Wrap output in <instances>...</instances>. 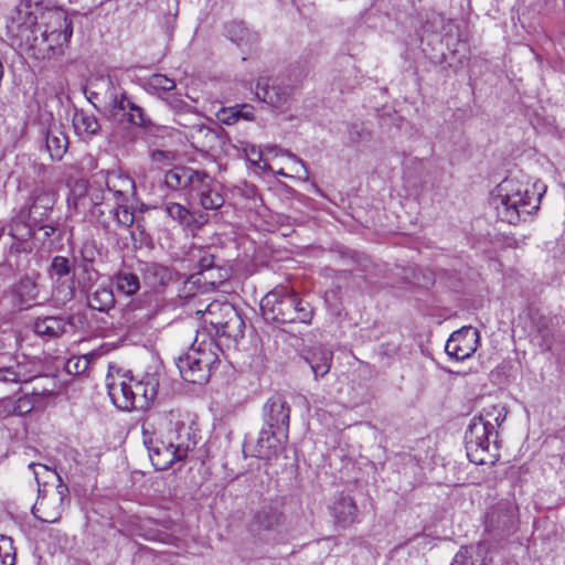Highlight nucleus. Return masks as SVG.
Wrapping results in <instances>:
<instances>
[{
  "label": "nucleus",
  "mask_w": 565,
  "mask_h": 565,
  "mask_svg": "<svg viewBox=\"0 0 565 565\" xmlns=\"http://www.w3.org/2000/svg\"><path fill=\"white\" fill-rule=\"evenodd\" d=\"M205 171L190 167H174L164 174V183L172 190H190L192 193Z\"/></svg>",
  "instance_id": "obj_19"
},
{
  "label": "nucleus",
  "mask_w": 565,
  "mask_h": 565,
  "mask_svg": "<svg viewBox=\"0 0 565 565\" xmlns=\"http://www.w3.org/2000/svg\"><path fill=\"white\" fill-rule=\"evenodd\" d=\"M148 86L154 90L168 93L175 88V82L163 74H153L148 78Z\"/></svg>",
  "instance_id": "obj_43"
},
{
  "label": "nucleus",
  "mask_w": 565,
  "mask_h": 565,
  "mask_svg": "<svg viewBox=\"0 0 565 565\" xmlns=\"http://www.w3.org/2000/svg\"><path fill=\"white\" fill-rule=\"evenodd\" d=\"M50 212L46 210H42L39 206H35L34 203H31L25 212V216L31 221L34 225H39L41 222L47 221Z\"/></svg>",
  "instance_id": "obj_49"
},
{
  "label": "nucleus",
  "mask_w": 565,
  "mask_h": 565,
  "mask_svg": "<svg viewBox=\"0 0 565 565\" xmlns=\"http://www.w3.org/2000/svg\"><path fill=\"white\" fill-rule=\"evenodd\" d=\"M141 273L146 282L153 288L168 285L174 276L172 269L158 263H145Z\"/></svg>",
  "instance_id": "obj_29"
},
{
  "label": "nucleus",
  "mask_w": 565,
  "mask_h": 565,
  "mask_svg": "<svg viewBox=\"0 0 565 565\" xmlns=\"http://www.w3.org/2000/svg\"><path fill=\"white\" fill-rule=\"evenodd\" d=\"M284 521V513L278 508L265 505L255 513L252 529L260 540L271 541L276 540Z\"/></svg>",
  "instance_id": "obj_14"
},
{
  "label": "nucleus",
  "mask_w": 565,
  "mask_h": 565,
  "mask_svg": "<svg viewBox=\"0 0 565 565\" xmlns=\"http://www.w3.org/2000/svg\"><path fill=\"white\" fill-rule=\"evenodd\" d=\"M278 174L284 175V177H287V174H286V173H284L281 170H280V171H278Z\"/></svg>",
  "instance_id": "obj_60"
},
{
  "label": "nucleus",
  "mask_w": 565,
  "mask_h": 565,
  "mask_svg": "<svg viewBox=\"0 0 565 565\" xmlns=\"http://www.w3.org/2000/svg\"><path fill=\"white\" fill-rule=\"evenodd\" d=\"M73 317L46 316L39 317L32 324L34 333L45 340H53L67 332V328L74 327Z\"/></svg>",
  "instance_id": "obj_18"
},
{
  "label": "nucleus",
  "mask_w": 565,
  "mask_h": 565,
  "mask_svg": "<svg viewBox=\"0 0 565 565\" xmlns=\"http://www.w3.org/2000/svg\"><path fill=\"white\" fill-rule=\"evenodd\" d=\"M29 382L33 383L31 396L34 398V402H40L43 397H50L57 391V381L52 375H32Z\"/></svg>",
  "instance_id": "obj_31"
},
{
  "label": "nucleus",
  "mask_w": 565,
  "mask_h": 565,
  "mask_svg": "<svg viewBox=\"0 0 565 565\" xmlns=\"http://www.w3.org/2000/svg\"><path fill=\"white\" fill-rule=\"evenodd\" d=\"M479 342L480 335L476 328L462 327L447 340L445 351L451 359L463 361L477 351Z\"/></svg>",
  "instance_id": "obj_10"
},
{
  "label": "nucleus",
  "mask_w": 565,
  "mask_h": 565,
  "mask_svg": "<svg viewBox=\"0 0 565 565\" xmlns=\"http://www.w3.org/2000/svg\"><path fill=\"white\" fill-rule=\"evenodd\" d=\"M15 291L23 302L35 300L38 297V288L35 282L29 278H22L17 285Z\"/></svg>",
  "instance_id": "obj_41"
},
{
  "label": "nucleus",
  "mask_w": 565,
  "mask_h": 565,
  "mask_svg": "<svg viewBox=\"0 0 565 565\" xmlns=\"http://www.w3.org/2000/svg\"><path fill=\"white\" fill-rule=\"evenodd\" d=\"M192 146L201 152H212L225 143V131L221 127L211 128L203 124L194 125L191 132Z\"/></svg>",
  "instance_id": "obj_17"
},
{
  "label": "nucleus",
  "mask_w": 565,
  "mask_h": 565,
  "mask_svg": "<svg viewBox=\"0 0 565 565\" xmlns=\"http://www.w3.org/2000/svg\"><path fill=\"white\" fill-rule=\"evenodd\" d=\"M132 390L134 395L130 401H134V409H146L157 396L158 382L150 376L141 381L132 379Z\"/></svg>",
  "instance_id": "obj_23"
},
{
  "label": "nucleus",
  "mask_w": 565,
  "mask_h": 565,
  "mask_svg": "<svg viewBox=\"0 0 565 565\" xmlns=\"http://www.w3.org/2000/svg\"><path fill=\"white\" fill-rule=\"evenodd\" d=\"M15 564V548L11 537L0 534V565Z\"/></svg>",
  "instance_id": "obj_40"
},
{
  "label": "nucleus",
  "mask_w": 565,
  "mask_h": 565,
  "mask_svg": "<svg viewBox=\"0 0 565 565\" xmlns=\"http://www.w3.org/2000/svg\"><path fill=\"white\" fill-rule=\"evenodd\" d=\"M257 156H258V162H256V163H257V166H258L259 168H263L264 170H268V169H270L269 164H268L266 161H264V160L262 159V153H257Z\"/></svg>",
  "instance_id": "obj_56"
},
{
  "label": "nucleus",
  "mask_w": 565,
  "mask_h": 565,
  "mask_svg": "<svg viewBox=\"0 0 565 565\" xmlns=\"http://www.w3.org/2000/svg\"><path fill=\"white\" fill-rule=\"evenodd\" d=\"M73 126L79 135L94 136L100 129V125L94 115L84 111L76 113L73 118Z\"/></svg>",
  "instance_id": "obj_34"
},
{
  "label": "nucleus",
  "mask_w": 565,
  "mask_h": 565,
  "mask_svg": "<svg viewBox=\"0 0 565 565\" xmlns=\"http://www.w3.org/2000/svg\"><path fill=\"white\" fill-rule=\"evenodd\" d=\"M507 411L501 405H490L483 407L479 415L475 416L471 422H480L484 424V428L491 431H498V428L505 420Z\"/></svg>",
  "instance_id": "obj_30"
},
{
  "label": "nucleus",
  "mask_w": 565,
  "mask_h": 565,
  "mask_svg": "<svg viewBox=\"0 0 565 565\" xmlns=\"http://www.w3.org/2000/svg\"><path fill=\"white\" fill-rule=\"evenodd\" d=\"M198 313L202 310H198ZM204 327L198 332L209 333V338L234 340L244 337L245 323L236 310L230 302L212 301L203 311Z\"/></svg>",
  "instance_id": "obj_7"
},
{
  "label": "nucleus",
  "mask_w": 565,
  "mask_h": 565,
  "mask_svg": "<svg viewBox=\"0 0 565 565\" xmlns=\"http://www.w3.org/2000/svg\"><path fill=\"white\" fill-rule=\"evenodd\" d=\"M51 273L57 278L67 276L71 273L70 260L63 256H55L51 263Z\"/></svg>",
  "instance_id": "obj_45"
},
{
  "label": "nucleus",
  "mask_w": 565,
  "mask_h": 565,
  "mask_svg": "<svg viewBox=\"0 0 565 565\" xmlns=\"http://www.w3.org/2000/svg\"><path fill=\"white\" fill-rule=\"evenodd\" d=\"M32 379L26 364L14 361L10 365L0 366V383H28Z\"/></svg>",
  "instance_id": "obj_32"
},
{
  "label": "nucleus",
  "mask_w": 565,
  "mask_h": 565,
  "mask_svg": "<svg viewBox=\"0 0 565 565\" xmlns=\"http://www.w3.org/2000/svg\"><path fill=\"white\" fill-rule=\"evenodd\" d=\"M281 431L264 426L255 441H245L244 452L264 460L276 458L281 449Z\"/></svg>",
  "instance_id": "obj_12"
},
{
  "label": "nucleus",
  "mask_w": 565,
  "mask_h": 565,
  "mask_svg": "<svg viewBox=\"0 0 565 565\" xmlns=\"http://www.w3.org/2000/svg\"><path fill=\"white\" fill-rule=\"evenodd\" d=\"M89 359L87 355L71 358L66 363V370L71 374H82L89 366Z\"/></svg>",
  "instance_id": "obj_46"
},
{
  "label": "nucleus",
  "mask_w": 565,
  "mask_h": 565,
  "mask_svg": "<svg viewBox=\"0 0 565 565\" xmlns=\"http://www.w3.org/2000/svg\"><path fill=\"white\" fill-rule=\"evenodd\" d=\"M34 467H35V463H33V462L29 465L30 469H34Z\"/></svg>",
  "instance_id": "obj_59"
},
{
  "label": "nucleus",
  "mask_w": 565,
  "mask_h": 565,
  "mask_svg": "<svg viewBox=\"0 0 565 565\" xmlns=\"http://www.w3.org/2000/svg\"><path fill=\"white\" fill-rule=\"evenodd\" d=\"M220 279H221V280L225 279V276H224V275H222V274H220Z\"/></svg>",
  "instance_id": "obj_61"
},
{
  "label": "nucleus",
  "mask_w": 565,
  "mask_h": 565,
  "mask_svg": "<svg viewBox=\"0 0 565 565\" xmlns=\"http://www.w3.org/2000/svg\"><path fill=\"white\" fill-rule=\"evenodd\" d=\"M227 35L242 50H252L258 42V35L244 22L234 21L226 26Z\"/></svg>",
  "instance_id": "obj_28"
},
{
  "label": "nucleus",
  "mask_w": 565,
  "mask_h": 565,
  "mask_svg": "<svg viewBox=\"0 0 565 565\" xmlns=\"http://www.w3.org/2000/svg\"><path fill=\"white\" fill-rule=\"evenodd\" d=\"M333 353L324 347H315L308 350L303 356L311 367L316 380L323 377L330 371Z\"/></svg>",
  "instance_id": "obj_24"
},
{
  "label": "nucleus",
  "mask_w": 565,
  "mask_h": 565,
  "mask_svg": "<svg viewBox=\"0 0 565 565\" xmlns=\"http://www.w3.org/2000/svg\"><path fill=\"white\" fill-rule=\"evenodd\" d=\"M486 531L493 536L509 534L515 525V505L511 502H499L486 514Z\"/></svg>",
  "instance_id": "obj_13"
},
{
  "label": "nucleus",
  "mask_w": 565,
  "mask_h": 565,
  "mask_svg": "<svg viewBox=\"0 0 565 565\" xmlns=\"http://www.w3.org/2000/svg\"><path fill=\"white\" fill-rule=\"evenodd\" d=\"M192 193L198 199L200 206L206 211L218 210L225 202L221 185L206 172L202 174Z\"/></svg>",
  "instance_id": "obj_16"
},
{
  "label": "nucleus",
  "mask_w": 565,
  "mask_h": 565,
  "mask_svg": "<svg viewBox=\"0 0 565 565\" xmlns=\"http://www.w3.org/2000/svg\"><path fill=\"white\" fill-rule=\"evenodd\" d=\"M61 505H56L52 502V504L46 501L44 498L39 499L32 508L33 515L44 523H54L57 522L62 515Z\"/></svg>",
  "instance_id": "obj_33"
},
{
  "label": "nucleus",
  "mask_w": 565,
  "mask_h": 565,
  "mask_svg": "<svg viewBox=\"0 0 565 565\" xmlns=\"http://www.w3.org/2000/svg\"><path fill=\"white\" fill-rule=\"evenodd\" d=\"M151 446H148L149 457L157 470H167L169 469L175 461H183L184 458L177 452V448L169 440H159L150 443Z\"/></svg>",
  "instance_id": "obj_21"
},
{
  "label": "nucleus",
  "mask_w": 565,
  "mask_h": 565,
  "mask_svg": "<svg viewBox=\"0 0 565 565\" xmlns=\"http://www.w3.org/2000/svg\"><path fill=\"white\" fill-rule=\"evenodd\" d=\"M482 559H483V557H482V556H473V557H471V561H472V562H476V564H478V565H490V564H491V563L483 564V563H482Z\"/></svg>",
  "instance_id": "obj_57"
},
{
  "label": "nucleus",
  "mask_w": 565,
  "mask_h": 565,
  "mask_svg": "<svg viewBox=\"0 0 565 565\" xmlns=\"http://www.w3.org/2000/svg\"><path fill=\"white\" fill-rule=\"evenodd\" d=\"M193 278L194 277H191L190 280L184 282L183 289L179 295L181 298H190L194 296V294L191 292V289L196 282L200 281V278H196L195 280H193Z\"/></svg>",
  "instance_id": "obj_54"
},
{
  "label": "nucleus",
  "mask_w": 565,
  "mask_h": 565,
  "mask_svg": "<svg viewBox=\"0 0 565 565\" xmlns=\"http://www.w3.org/2000/svg\"><path fill=\"white\" fill-rule=\"evenodd\" d=\"M264 426L286 433L289 428L290 406L279 394H275L267 399L263 407Z\"/></svg>",
  "instance_id": "obj_15"
},
{
  "label": "nucleus",
  "mask_w": 565,
  "mask_h": 565,
  "mask_svg": "<svg viewBox=\"0 0 565 565\" xmlns=\"http://www.w3.org/2000/svg\"><path fill=\"white\" fill-rule=\"evenodd\" d=\"M25 14V20L17 24L15 36L32 56L51 60L63 55L73 35V22L66 11L60 8L46 10L41 14V23L32 12Z\"/></svg>",
  "instance_id": "obj_1"
},
{
  "label": "nucleus",
  "mask_w": 565,
  "mask_h": 565,
  "mask_svg": "<svg viewBox=\"0 0 565 565\" xmlns=\"http://www.w3.org/2000/svg\"><path fill=\"white\" fill-rule=\"evenodd\" d=\"M498 431L484 428L480 422H470L465 435L467 457L476 465H493L499 458Z\"/></svg>",
  "instance_id": "obj_8"
},
{
  "label": "nucleus",
  "mask_w": 565,
  "mask_h": 565,
  "mask_svg": "<svg viewBox=\"0 0 565 565\" xmlns=\"http://www.w3.org/2000/svg\"><path fill=\"white\" fill-rule=\"evenodd\" d=\"M266 150H268L269 152L271 151H276V154H285L287 156L290 160L294 161V167H292V171L299 177V178H308V171H307V168H306V164L305 162L298 158L296 154L291 153L290 151L288 150H284V149H278L276 146H267L266 147Z\"/></svg>",
  "instance_id": "obj_42"
},
{
  "label": "nucleus",
  "mask_w": 565,
  "mask_h": 565,
  "mask_svg": "<svg viewBox=\"0 0 565 565\" xmlns=\"http://www.w3.org/2000/svg\"><path fill=\"white\" fill-rule=\"evenodd\" d=\"M114 282L118 291L132 296L135 295L139 288L140 282L137 275L127 271H120L114 277Z\"/></svg>",
  "instance_id": "obj_37"
},
{
  "label": "nucleus",
  "mask_w": 565,
  "mask_h": 565,
  "mask_svg": "<svg viewBox=\"0 0 565 565\" xmlns=\"http://www.w3.org/2000/svg\"><path fill=\"white\" fill-rule=\"evenodd\" d=\"M161 99L173 110L175 114H188L192 111V106L183 100L179 95L169 94Z\"/></svg>",
  "instance_id": "obj_44"
},
{
  "label": "nucleus",
  "mask_w": 565,
  "mask_h": 565,
  "mask_svg": "<svg viewBox=\"0 0 565 565\" xmlns=\"http://www.w3.org/2000/svg\"><path fill=\"white\" fill-rule=\"evenodd\" d=\"M35 403L36 402H34L33 397H29V396L20 397L14 403L13 412L18 415L28 414L33 409Z\"/></svg>",
  "instance_id": "obj_51"
},
{
  "label": "nucleus",
  "mask_w": 565,
  "mask_h": 565,
  "mask_svg": "<svg viewBox=\"0 0 565 565\" xmlns=\"http://www.w3.org/2000/svg\"><path fill=\"white\" fill-rule=\"evenodd\" d=\"M169 217L177 221L180 225L190 226L194 223V215L190 210L177 202H167L161 207Z\"/></svg>",
  "instance_id": "obj_36"
},
{
  "label": "nucleus",
  "mask_w": 565,
  "mask_h": 565,
  "mask_svg": "<svg viewBox=\"0 0 565 565\" xmlns=\"http://www.w3.org/2000/svg\"><path fill=\"white\" fill-rule=\"evenodd\" d=\"M32 203L51 213L55 203L54 194L49 191H40L33 196Z\"/></svg>",
  "instance_id": "obj_47"
},
{
  "label": "nucleus",
  "mask_w": 565,
  "mask_h": 565,
  "mask_svg": "<svg viewBox=\"0 0 565 565\" xmlns=\"http://www.w3.org/2000/svg\"><path fill=\"white\" fill-rule=\"evenodd\" d=\"M221 352V342L209 338L206 332H198L189 350L177 359L181 377L188 383L205 384L220 363Z\"/></svg>",
  "instance_id": "obj_3"
},
{
  "label": "nucleus",
  "mask_w": 565,
  "mask_h": 565,
  "mask_svg": "<svg viewBox=\"0 0 565 565\" xmlns=\"http://www.w3.org/2000/svg\"><path fill=\"white\" fill-rule=\"evenodd\" d=\"M58 484L56 486V500L53 501L56 505H61L62 510L70 503V490L68 487L62 481V478L57 475Z\"/></svg>",
  "instance_id": "obj_50"
},
{
  "label": "nucleus",
  "mask_w": 565,
  "mask_h": 565,
  "mask_svg": "<svg viewBox=\"0 0 565 565\" xmlns=\"http://www.w3.org/2000/svg\"><path fill=\"white\" fill-rule=\"evenodd\" d=\"M108 194L113 195L114 205L105 204V209H98L95 216L97 224L106 234H116L119 228H128L135 222L134 212L127 206L128 193L134 189V182L129 178L109 175L106 180Z\"/></svg>",
  "instance_id": "obj_5"
},
{
  "label": "nucleus",
  "mask_w": 565,
  "mask_h": 565,
  "mask_svg": "<svg viewBox=\"0 0 565 565\" xmlns=\"http://www.w3.org/2000/svg\"><path fill=\"white\" fill-rule=\"evenodd\" d=\"M106 387L113 404L121 411H132L134 395L132 376L127 373H109L106 377Z\"/></svg>",
  "instance_id": "obj_11"
},
{
  "label": "nucleus",
  "mask_w": 565,
  "mask_h": 565,
  "mask_svg": "<svg viewBox=\"0 0 565 565\" xmlns=\"http://www.w3.org/2000/svg\"><path fill=\"white\" fill-rule=\"evenodd\" d=\"M121 188V183L120 182H116V189H120Z\"/></svg>",
  "instance_id": "obj_58"
},
{
  "label": "nucleus",
  "mask_w": 565,
  "mask_h": 565,
  "mask_svg": "<svg viewBox=\"0 0 565 565\" xmlns=\"http://www.w3.org/2000/svg\"><path fill=\"white\" fill-rule=\"evenodd\" d=\"M110 200H113V195L108 194L102 186V184L97 182L92 183L90 189V213L95 215L97 213L98 206L105 205Z\"/></svg>",
  "instance_id": "obj_39"
},
{
  "label": "nucleus",
  "mask_w": 565,
  "mask_h": 565,
  "mask_svg": "<svg viewBox=\"0 0 565 565\" xmlns=\"http://www.w3.org/2000/svg\"><path fill=\"white\" fill-rule=\"evenodd\" d=\"M56 231H57V227L55 226V224L54 223H47L46 221L45 222H41L39 225H35V233L36 232H43L44 241H46L52 235H54Z\"/></svg>",
  "instance_id": "obj_53"
},
{
  "label": "nucleus",
  "mask_w": 565,
  "mask_h": 565,
  "mask_svg": "<svg viewBox=\"0 0 565 565\" xmlns=\"http://www.w3.org/2000/svg\"><path fill=\"white\" fill-rule=\"evenodd\" d=\"M89 100L103 104L111 119L122 126H136L151 132L154 122L143 108L131 102L118 79L113 75H99L88 82Z\"/></svg>",
  "instance_id": "obj_2"
},
{
  "label": "nucleus",
  "mask_w": 565,
  "mask_h": 565,
  "mask_svg": "<svg viewBox=\"0 0 565 565\" xmlns=\"http://www.w3.org/2000/svg\"><path fill=\"white\" fill-rule=\"evenodd\" d=\"M46 150L52 160H61L67 150L68 140L61 128L51 125L44 132Z\"/></svg>",
  "instance_id": "obj_26"
},
{
  "label": "nucleus",
  "mask_w": 565,
  "mask_h": 565,
  "mask_svg": "<svg viewBox=\"0 0 565 565\" xmlns=\"http://www.w3.org/2000/svg\"><path fill=\"white\" fill-rule=\"evenodd\" d=\"M498 199V216L509 224L525 221L539 209L540 203V199L533 192L512 179H505L500 183Z\"/></svg>",
  "instance_id": "obj_6"
},
{
  "label": "nucleus",
  "mask_w": 565,
  "mask_h": 565,
  "mask_svg": "<svg viewBox=\"0 0 565 565\" xmlns=\"http://www.w3.org/2000/svg\"><path fill=\"white\" fill-rule=\"evenodd\" d=\"M10 233L19 241H25L35 235V225L25 216L24 210L12 221Z\"/></svg>",
  "instance_id": "obj_35"
},
{
  "label": "nucleus",
  "mask_w": 565,
  "mask_h": 565,
  "mask_svg": "<svg viewBox=\"0 0 565 565\" xmlns=\"http://www.w3.org/2000/svg\"><path fill=\"white\" fill-rule=\"evenodd\" d=\"M291 95L292 86L285 78L262 76L257 81V98L280 113L289 108Z\"/></svg>",
  "instance_id": "obj_9"
},
{
  "label": "nucleus",
  "mask_w": 565,
  "mask_h": 565,
  "mask_svg": "<svg viewBox=\"0 0 565 565\" xmlns=\"http://www.w3.org/2000/svg\"><path fill=\"white\" fill-rule=\"evenodd\" d=\"M215 256L211 253L204 252V254L200 257L198 262V267L200 269V274L204 275L214 269L215 267Z\"/></svg>",
  "instance_id": "obj_52"
},
{
  "label": "nucleus",
  "mask_w": 565,
  "mask_h": 565,
  "mask_svg": "<svg viewBox=\"0 0 565 565\" xmlns=\"http://www.w3.org/2000/svg\"><path fill=\"white\" fill-rule=\"evenodd\" d=\"M174 428L169 433L168 440L174 445L177 452L184 459L188 457L190 451H193L196 447V431L193 426L183 420L177 419Z\"/></svg>",
  "instance_id": "obj_20"
},
{
  "label": "nucleus",
  "mask_w": 565,
  "mask_h": 565,
  "mask_svg": "<svg viewBox=\"0 0 565 565\" xmlns=\"http://www.w3.org/2000/svg\"><path fill=\"white\" fill-rule=\"evenodd\" d=\"M92 183L84 179L76 180L70 190L67 205L78 213L86 214L90 211Z\"/></svg>",
  "instance_id": "obj_25"
},
{
  "label": "nucleus",
  "mask_w": 565,
  "mask_h": 565,
  "mask_svg": "<svg viewBox=\"0 0 565 565\" xmlns=\"http://www.w3.org/2000/svg\"><path fill=\"white\" fill-rule=\"evenodd\" d=\"M260 310L264 319L275 326L309 324L315 313L310 302L287 287L269 291L260 301Z\"/></svg>",
  "instance_id": "obj_4"
},
{
  "label": "nucleus",
  "mask_w": 565,
  "mask_h": 565,
  "mask_svg": "<svg viewBox=\"0 0 565 565\" xmlns=\"http://www.w3.org/2000/svg\"><path fill=\"white\" fill-rule=\"evenodd\" d=\"M90 253L93 255V250L88 248L83 249L84 263L82 265L83 269V278L82 284L83 288L88 289L90 285L96 281L99 277L98 271L93 266V258L88 257L87 254Z\"/></svg>",
  "instance_id": "obj_38"
},
{
  "label": "nucleus",
  "mask_w": 565,
  "mask_h": 565,
  "mask_svg": "<svg viewBox=\"0 0 565 565\" xmlns=\"http://www.w3.org/2000/svg\"><path fill=\"white\" fill-rule=\"evenodd\" d=\"M217 119L225 125H233L239 119L238 105L233 107H223L216 114Z\"/></svg>",
  "instance_id": "obj_48"
},
{
  "label": "nucleus",
  "mask_w": 565,
  "mask_h": 565,
  "mask_svg": "<svg viewBox=\"0 0 565 565\" xmlns=\"http://www.w3.org/2000/svg\"><path fill=\"white\" fill-rule=\"evenodd\" d=\"M239 109V119L250 120L253 118V107L250 105L244 104L238 105Z\"/></svg>",
  "instance_id": "obj_55"
},
{
  "label": "nucleus",
  "mask_w": 565,
  "mask_h": 565,
  "mask_svg": "<svg viewBox=\"0 0 565 565\" xmlns=\"http://www.w3.org/2000/svg\"><path fill=\"white\" fill-rule=\"evenodd\" d=\"M115 302V295L110 286L99 285L94 290L87 289V303L93 310L108 312L114 308Z\"/></svg>",
  "instance_id": "obj_27"
},
{
  "label": "nucleus",
  "mask_w": 565,
  "mask_h": 565,
  "mask_svg": "<svg viewBox=\"0 0 565 565\" xmlns=\"http://www.w3.org/2000/svg\"><path fill=\"white\" fill-rule=\"evenodd\" d=\"M330 509L335 524L343 529L349 527L358 520L359 509L350 495L341 494L335 498Z\"/></svg>",
  "instance_id": "obj_22"
}]
</instances>
